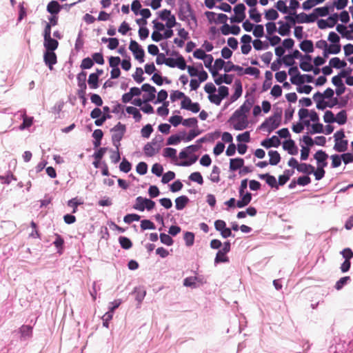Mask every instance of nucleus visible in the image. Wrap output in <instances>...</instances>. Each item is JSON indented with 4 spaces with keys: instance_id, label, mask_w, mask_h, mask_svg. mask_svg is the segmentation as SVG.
Returning a JSON list of instances; mask_svg holds the SVG:
<instances>
[{
    "instance_id": "7c9ffc66",
    "label": "nucleus",
    "mask_w": 353,
    "mask_h": 353,
    "mask_svg": "<svg viewBox=\"0 0 353 353\" xmlns=\"http://www.w3.org/2000/svg\"><path fill=\"white\" fill-rule=\"evenodd\" d=\"M226 252H223L222 250L217 252L216 257L214 259V263L218 264L220 263H228L229 262V258L226 256Z\"/></svg>"
},
{
    "instance_id": "bf43d9fd",
    "label": "nucleus",
    "mask_w": 353,
    "mask_h": 353,
    "mask_svg": "<svg viewBox=\"0 0 353 353\" xmlns=\"http://www.w3.org/2000/svg\"><path fill=\"white\" fill-rule=\"evenodd\" d=\"M174 178L175 173L172 171H168L163 175L161 182L164 184H166L170 181L173 180Z\"/></svg>"
},
{
    "instance_id": "0eeeda50",
    "label": "nucleus",
    "mask_w": 353,
    "mask_h": 353,
    "mask_svg": "<svg viewBox=\"0 0 353 353\" xmlns=\"http://www.w3.org/2000/svg\"><path fill=\"white\" fill-rule=\"evenodd\" d=\"M292 14L294 15V17L288 15L285 17V19L292 24H295L296 23H307V14L305 12H301L300 14H296V12H293Z\"/></svg>"
},
{
    "instance_id": "de8ad7c7",
    "label": "nucleus",
    "mask_w": 353,
    "mask_h": 353,
    "mask_svg": "<svg viewBox=\"0 0 353 353\" xmlns=\"http://www.w3.org/2000/svg\"><path fill=\"white\" fill-rule=\"evenodd\" d=\"M183 239L185 240V245L188 247H190L194 244V234L191 232H186L184 234Z\"/></svg>"
},
{
    "instance_id": "f704fd0d",
    "label": "nucleus",
    "mask_w": 353,
    "mask_h": 353,
    "mask_svg": "<svg viewBox=\"0 0 353 353\" xmlns=\"http://www.w3.org/2000/svg\"><path fill=\"white\" fill-rule=\"evenodd\" d=\"M335 122L339 125H343L347 122V113L346 111L343 110L337 113L335 117Z\"/></svg>"
},
{
    "instance_id": "9d476101",
    "label": "nucleus",
    "mask_w": 353,
    "mask_h": 353,
    "mask_svg": "<svg viewBox=\"0 0 353 353\" xmlns=\"http://www.w3.org/2000/svg\"><path fill=\"white\" fill-rule=\"evenodd\" d=\"M58 41L52 38V37L43 38V46L46 50L54 51L58 48Z\"/></svg>"
},
{
    "instance_id": "58836bf2",
    "label": "nucleus",
    "mask_w": 353,
    "mask_h": 353,
    "mask_svg": "<svg viewBox=\"0 0 353 353\" xmlns=\"http://www.w3.org/2000/svg\"><path fill=\"white\" fill-rule=\"evenodd\" d=\"M143 72L141 68H137L136 72L132 75V77L137 83H141L144 81V77H143Z\"/></svg>"
},
{
    "instance_id": "393cba45",
    "label": "nucleus",
    "mask_w": 353,
    "mask_h": 353,
    "mask_svg": "<svg viewBox=\"0 0 353 353\" xmlns=\"http://www.w3.org/2000/svg\"><path fill=\"white\" fill-rule=\"evenodd\" d=\"M278 23L280 25L279 30H278V32L281 36L288 35L290 32V28H291L290 24L288 23L283 22L282 21H279L278 22Z\"/></svg>"
},
{
    "instance_id": "1a4fd4ad",
    "label": "nucleus",
    "mask_w": 353,
    "mask_h": 353,
    "mask_svg": "<svg viewBox=\"0 0 353 353\" xmlns=\"http://www.w3.org/2000/svg\"><path fill=\"white\" fill-rule=\"evenodd\" d=\"M43 61L49 69H53V65L57 63V55L54 51L46 50L43 54Z\"/></svg>"
},
{
    "instance_id": "a211bd4d",
    "label": "nucleus",
    "mask_w": 353,
    "mask_h": 353,
    "mask_svg": "<svg viewBox=\"0 0 353 353\" xmlns=\"http://www.w3.org/2000/svg\"><path fill=\"white\" fill-rule=\"evenodd\" d=\"M283 149L288 151V153L292 155L297 154V148L295 145L294 141L292 139H289L284 141L283 145Z\"/></svg>"
},
{
    "instance_id": "4be33fe9",
    "label": "nucleus",
    "mask_w": 353,
    "mask_h": 353,
    "mask_svg": "<svg viewBox=\"0 0 353 353\" xmlns=\"http://www.w3.org/2000/svg\"><path fill=\"white\" fill-rule=\"evenodd\" d=\"M300 48L302 51L307 53L312 52L314 51V44L312 41L305 39L299 45Z\"/></svg>"
},
{
    "instance_id": "774afa93",
    "label": "nucleus",
    "mask_w": 353,
    "mask_h": 353,
    "mask_svg": "<svg viewBox=\"0 0 353 353\" xmlns=\"http://www.w3.org/2000/svg\"><path fill=\"white\" fill-rule=\"evenodd\" d=\"M168 102H164L163 105L162 106L159 107L157 110L158 114L161 117L167 116L169 113V110L168 108Z\"/></svg>"
},
{
    "instance_id": "e433bc0d",
    "label": "nucleus",
    "mask_w": 353,
    "mask_h": 353,
    "mask_svg": "<svg viewBox=\"0 0 353 353\" xmlns=\"http://www.w3.org/2000/svg\"><path fill=\"white\" fill-rule=\"evenodd\" d=\"M330 159H332L331 167L332 168L339 167L341 164V161H343L342 155H339L336 154L331 155Z\"/></svg>"
},
{
    "instance_id": "c85d7f7f",
    "label": "nucleus",
    "mask_w": 353,
    "mask_h": 353,
    "mask_svg": "<svg viewBox=\"0 0 353 353\" xmlns=\"http://www.w3.org/2000/svg\"><path fill=\"white\" fill-rule=\"evenodd\" d=\"M126 112L128 114H132L133 116V118L134 119L136 122H139L141 121L142 116L137 108L132 106H128L126 108Z\"/></svg>"
},
{
    "instance_id": "f257e3e1",
    "label": "nucleus",
    "mask_w": 353,
    "mask_h": 353,
    "mask_svg": "<svg viewBox=\"0 0 353 353\" xmlns=\"http://www.w3.org/2000/svg\"><path fill=\"white\" fill-rule=\"evenodd\" d=\"M246 101L240 106L231 116L229 122L236 130H243L248 126L247 113L250 110L251 104H246Z\"/></svg>"
},
{
    "instance_id": "2f4dec72",
    "label": "nucleus",
    "mask_w": 353,
    "mask_h": 353,
    "mask_svg": "<svg viewBox=\"0 0 353 353\" xmlns=\"http://www.w3.org/2000/svg\"><path fill=\"white\" fill-rule=\"evenodd\" d=\"M88 83L91 89H97L99 87V77L92 73L89 75Z\"/></svg>"
},
{
    "instance_id": "473e14b6",
    "label": "nucleus",
    "mask_w": 353,
    "mask_h": 353,
    "mask_svg": "<svg viewBox=\"0 0 353 353\" xmlns=\"http://www.w3.org/2000/svg\"><path fill=\"white\" fill-rule=\"evenodd\" d=\"M279 17V13L273 8L266 10L265 12V18L269 21H274L277 19Z\"/></svg>"
},
{
    "instance_id": "6e6d98bb",
    "label": "nucleus",
    "mask_w": 353,
    "mask_h": 353,
    "mask_svg": "<svg viewBox=\"0 0 353 353\" xmlns=\"http://www.w3.org/2000/svg\"><path fill=\"white\" fill-rule=\"evenodd\" d=\"M351 280L350 277L347 276H344V277H342L335 284V288L337 290H341L343 286L347 284V283L348 281H350Z\"/></svg>"
},
{
    "instance_id": "4c0bfd02",
    "label": "nucleus",
    "mask_w": 353,
    "mask_h": 353,
    "mask_svg": "<svg viewBox=\"0 0 353 353\" xmlns=\"http://www.w3.org/2000/svg\"><path fill=\"white\" fill-rule=\"evenodd\" d=\"M333 9V6L328 7V6H324L321 8H316L314 9V12L316 13L317 17H325L328 15L330 12V9Z\"/></svg>"
},
{
    "instance_id": "423d86ee",
    "label": "nucleus",
    "mask_w": 353,
    "mask_h": 353,
    "mask_svg": "<svg viewBox=\"0 0 353 353\" xmlns=\"http://www.w3.org/2000/svg\"><path fill=\"white\" fill-rule=\"evenodd\" d=\"M141 90L148 92L147 94H143L144 102L148 103L152 101L156 97V88L149 83H144L141 86Z\"/></svg>"
},
{
    "instance_id": "dca6fc26",
    "label": "nucleus",
    "mask_w": 353,
    "mask_h": 353,
    "mask_svg": "<svg viewBox=\"0 0 353 353\" xmlns=\"http://www.w3.org/2000/svg\"><path fill=\"white\" fill-rule=\"evenodd\" d=\"M86 77L87 73L85 72H81L77 74V84L79 88V90H82L85 92V90L87 88L86 85Z\"/></svg>"
},
{
    "instance_id": "9b49d317",
    "label": "nucleus",
    "mask_w": 353,
    "mask_h": 353,
    "mask_svg": "<svg viewBox=\"0 0 353 353\" xmlns=\"http://www.w3.org/2000/svg\"><path fill=\"white\" fill-rule=\"evenodd\" d=\"M280 144V139L275 135L272 136L271 138L264 139L261 143V145L265 148H270L271 147L277 148Z\"/></svg>"
},
{
    "instance_id": "338daca9",
    "label": "nucleus",
    "mask_w": 353,
    "mask_h": 353,
    "mask_svg": "<svg viewBox=\"0 0 353 353\" xmlns=\"http://www.w3.org/2000/svg\"><path fill=\"white\" fill-rule=\"evenodd\" d=\"M175 67L179 68L181 70H185L188 68V65H186L185 59L181 55H179L176 57V63L175 64Z\"/></svg>"
},
{
    "instance_id": "ea45409f",
    "label": "nucleus",
    "mask_w": 353,
    "mask_h": 353,
    "mask_svg": "<svg viewBox=\"0 0 353 353\" xmlns=\"http://www.w3.org/2000/svg\"><path fill=\"white\" fill-rule=\"evenodd\" d=\"M55 236H56V239L53 242V244L58 249V252L59 254H61L62 253L63 243H64V240L61 237V236L59 235V234H56Z\"/></svg>"
},
{
    "instance_id": "13d9d810",
    "label": "nucleus",
    "mask_w": 353,
    "mask_h": 353,
    "mask_svg": "<svg viewBox=\"0 0 353 353\" xmlns=\"http://www.w3.org/2000/svg\"><path fill=\"white\" fill-rule=\"evenodd\" d=\"M163 154L165 157L175 159L176 157V150L172 148H165L163 150Z\"/></svg>"
},
{
    "instance_id": "ddd939ff",
    "label": "nucleus",
    "mask_w": 353,
    "mask_h": 353,
    "mask_svg": "<svg viewBox=\"0 0 353 353\" xmlns=\"http://www.w3.org/2000/svg\"><path fill=\"white\" fill-rule=\"evenodd\" d=\"M312 57L309 54H305L301 60L300 68L302 70L305 72H310L313 70V66L311 63Z\"/></svg>"
},
{
    "instance_id": "f3484780",
    "label": "nucleus",
    "mask_w": 353,
    "mask_h": 353,
    "mask_svg": "<svg viewBox=\"0 0 353 353\" xmlns=\"http://www.w3.org/2000/svg\"><path fill=\"white\" fill-rule=\"evenodd\" d=\"M160 149L155 147L150 142L147 143L143 147V151L145 156L148 157H152L154 156L157 153L159 152Z\"/></svg>"
},
{
    "instance_id": "4468645a",
    "label": "nucleus",
    "mask_w": 353,
    "mask_h": 353,
    "mask_svg": "<svg viewBox=\"0 0 353 353\" xmlns=\"http://www.w3.org/2000/svg\"><path fill=\"white\" fill-rule=\"evenodd\" d=\"M21 340H27L32 336V327L28 325H23L19 328Z\"/></svg>"
},
{
    "instance_id": "bb28decb",
    "label": "nucleus",
    "mask_w": 353,
    "mask_h": 353,
    "mask_svg": "<svg viewBox=\"0 0 353 353\" xmlns=\"http://www.w3.org/2000/svg\"><path fill=\"white\" fill-rule=\"evenodd\" d=\"M347 140H341L335 142L334 150L338 152H345L347 150Z\"/></svg>"
},
{
    "instance_id": "052dcab7",
    "label": "nucleus",
    "mask_w": 353,
    "mask_h": 353,
    "mask_svg": "<svg viewBox=\"0 0 353 353\" xmlns=\"http://www.w3.org/2000/svg\"><path fill=\"white\" fill-rule=\"evenodd\" d=\"M254 48L256 50L267 49L269 46L268 43L264 44L260 39H255L252 42Z\"/></svg>"
},
{
    "instance_id": "4d7b16f0",
    "label": "nucleus",
    "mask_w": 353,
    "mask_h": 353,
    "mask_svg": "<svg viewBox=\"0 0 353 353\" xmlns=\"http://www.w3.org/2000/svg\"><path fill=\"white\" fill-rule=\"evenodd\" d=\"M94 65V61L90 57L84 58L82 61L80 67L83 70L90 69Z\"/></svg>"
},
{
    "instance_id": "f03ea898",
    "label": "nucleus",
    "mask_w": 353,
    "mask_h": 353,
    "mask_svg": "<svg viewBox=\"0 0 353 353\" xmlns=\"http://www.w3.org/2000/svg\"><path fill=\"white\" fill-rule=\"evenodd\" d=\"M282 116V110L279 109L273 115L266 119L260 125V128L267 129V131L270 133L276 130L281 124Z\"/></svg>"
},
{
    "instance_id": "c03bdc74",
    "label": "nucleus",
    "mask_w": 353,
    "mask_h": 353,
    "mask_svg": "<svg viewBox=\"0 0 353 353\" xmlns=\"http://www.w3.org/2000/svg\"><path fill=\"white\" fill-rule=\"evenodd\" d=\"M119 169L121 172L128 173L132 169V165L125 158H123L120 163Z\"/></svg>"
},
{
    "instance_id": "5701e85b",
    "label": "nucleus",
    "mask_w": 353,
    "mask_h": 353,
    "mask_svg": "<svg viewBox=\"0 0 353 353\" xmlns=\"http://www.w3.org/2000/svg\"><path fill=\"white\" fill-rule=\"evenodd\" d=\"M245 10L246 8L243 3H239L234 6V12L236 16L239 17V21H243L245 18Z\"/></svg>"
},
{
    "instance_id": "c9c22d12",
    "label": "nucleus",
    "mask_w": 353,
    "mask_h": 353,
    "mask_svg": "<svg viewBox=\"0 0 353 353\" xmlns=\"http://www.w3.org/2000/svg\"><path fill=\"white\" fill-rule=\"evenodd\" d=\"M201 133V130H200L198 127L196 129H192L190 130L185 138H184V141L189 142L194 139L196 137L199 135Z\"/></svg>"
},
{
    "instance_id": "e2e57ef3",
    "label": "nucleus",
    "mask_w": 353,
    "mask_h": 353,
    "mask_svg": "<svg viewBox=\"0 0 353 353\" xmlns=\"http://www.w3.org/2000/svg\"><path fill=\"white\" fill-rule=\"evenodd\" d=\"M136 170L137 173L141 175H143L148 172V165L145 162H140L137 164L136 167Z\"/></svg>"
},
{
    "instance_id": "6e6552de",
    "label": "nucleus",
    "mask_w": 353,
    "mask_h": 353,
    "mask_svg": "<svg viewBox=\"0 0 353 353\" xmlns=\"http://www.w3.org/2000/svg\"><path fill=\"white\" fill-rule=\"evenodd\" d=\"M328 154L323 150H319L314 154V159L316 161L317 167L325 168L327 165V159Z\"/></svg>"
},
{
    "instance_id": "412c9836",
    "label": "nucleus",
    "mask_w": 353,
    "mask_h": 353,
    "mask_svg": "<svg viewBox=\"0 0 353 353\" xmlns=\"http://www.w3.org/2000/svg\"><path fill=\"white\" fill-rule=\"evenodd\" d=\"M244 165V160L241 158L231 159L230 161V170L236 171L241 168Z\"/></svg>"
},
{
    "instance_id": "79ce46f5",
    "label": "nucleus",
    "mask_w": 353,
    "mask_h": 353,
    "mask_svg": "<svg viewBox=\"0 0 353 353\" xmlns=\"http://www.w3.org/2000/svg\"><path fill=\"white\" fill-rule=\"evenodd\" d=\"M123 135L124 134L122 132H114V134L112 135V143L117 150L119 149L120 141L122 139Z\"/></svg>"
},
{
    "instance_id": "aec40b11",
    "label": "nucleus",
    "mask_w": 353,
    "mask_h": 353,
    "mask_svg": "<svg viewBox=\"0 0 353 353\" xmlns=\"http://www.w3.org/2000/svg\"><path fill=\"white\" fill-rule=\"evenodd\" d=\"M189 199L186 196H180L175 199V208L178 210H182L185 208L189 202Z\"/></svg>"
},
{
    "instance_id": "a18cd8bd",
    "label": "nucleus",
    "mask_w": 353,
    "mask_h": 353,
    "mask_svg": "<svg viewBox=\"0 0 353 353\" xmlns=\"http://www.w3.org/2000/svg\"><path fill=\"white\" fill-rule=\"evenodd\" d=\"M219 173V168L216 165H214L210 174V180L214 183H218L220 181Z\"/></svg>"
},
{
    "instance_id": "7ed1b4c3",
    "label": "nucleus",
    "mask_w": 353,
    "mask_h": 353,
    "mask_svg": "<svg viewBox=\"0 0 353 353\" xmlns=\"http://www.w3.org/2000/svg\"><path fill=\"white\" fill-rule=\"evenodd\" d=\"M179 17L181 20L183 21L187 20L189 17H190L194 21V23L196 26V18L195 15L193 14L191 6L188 2L182 1V2L180 3Z\"/></svg>"
},
{
    "instance_id": "39448f33",
    "label": "nucleus",
    "mask_w": 353,
    "mask_h": 353,
    "mask_svg": "<svg viewBox=\"0 0 353 353\" xmlns=\"http://www.w3.org/2000/svg\"><path fill=\"white\" fill-rule=\"evenodd\" d=\"M129 49L133 53L134 58L140 63H143L144 61L145 52L136 41H130Z\"/></svg>"
},
{
    "instance_id": "20e7f679",
    "label": "nucleus",
    "mask_w": 353,
    "mask_h": 353,
    "mask_svg": "<svg viewBox=\"0 0 353 353\" xmlns=\"http://www.w3.org/2000/svg\"><path fill=\"white\" fill-rule=\"evenodd\" d=\"M155 206V202L151 199L143 198L141 196L137 197L135 203L133 206L134 209L143 212L145 209L148 211L152 210Z\"/></svg>"
},
{
    "instance_id": "680f3d73",
    "label": "nucleus",
    "mask_w": 353,
    "mask_h": 353,
    "mask_svg": "<svg viewBox=\"0 0 353 353\" xmlns=\"http://www.w3.org/2000/svg\"><path fill=\"white\" fill-rule=\"evenodd\" d=\"M197 119L195 117L183 119L182 124L186 127H196L197 128Z\"/></svg>"
},
{
    "instance_id": "a878e982",
    "label": "nucleus",
    "mask_w": 353,
    "mask_h": 353,
    "mask_svg": "<svg viewBox=\"0 0 353 353\" xmlns=\"http://www.w3.org/2000/svg\"><path fill=\"white\" fill-rule=\"evenodd\" d=\"M330 65L334 68L341 69L345 68L347 63L345 61L341 60L339 57H334L330 60Z\"/></svg>"
},
{
    "instance_id": "37998d69",
    "label": "nucleus",
    "mask_w": 353,
    "mask_h": 353,
    "mask_svg": "<svg viewBox=\"0 0 353 353\" xmlns=\"http://www.w3.org/2000/svg\"><path fill=\"white\" fill-rule=\"evenodd\" d=\"M141 228L142 230H154L156 226L150 220L143 219L141 221Z\"/></svg>"
},
{
    "instance_id": "cd10ccee",
    "label": "nucleus",
    "mask_w": 353,
    "mask_h": 353,
    "mask_svg": "<svg viewBox=\"0 0 353 353\" xmlns=\"http://www.w3.org/2000/svg\"><path fill=\"white\" fill-rule=\"evenodd\" d=\"M297 171L306 174H311L314 172V166L310 164L302 163H300L299 168H297Z\"/></svg>"
},
{
    "instance_id": "69168bd1",
    "label": "nucleus",
    "mask_w": 353,
    "mask_h": 353,
    "mask_svg": "<svg viewBox=\"0 0 353 353\" xmlns=\"http://www.w3.org/2000/svg\"><path fill=\"white\" fill-rule=\"evenodd\" d=\"M323 119H324V121L327 123H334L336 121L334 114L330 110H327L325 112Z\"/></svg>"
},
{
    "instance_id": "3c124183",
    "label": "nucleus",
    "mask_w": 353,
    "mask_h": 353,
    "mask_svg": "<svg viewBox=\"0 0 353 353\" xmlns=\"http://www.w3.org/2000/svg\"><path fill=\"white\" fill-rule=\"evenodd\" d=\"M182 138L179 134H172L168 139L167 145H177L182 140Z\"/></svg>"
},
{
    "instance_id": "c756f323",
    "label": "nucleus",
    "mask_w": 353,
    "mask_h": 353,
    "mask_svg": "<svg viewBox=\"0 0 353 353\" xmlns=\"http://www.w3.org/2000/svg\"><path fill=\"white\" fill-rule=\"evenodd\" d=\"M133 293L135 294V299L139 302V303H141L143 301L146 294L145 290L141 287L135 288Z\"/></svg>"
},
{
    "instance_id": "72a5a7b5",
    "label": "nucleus",
    "mask_w": 353,
    "mask_h": 353,
    "mask_svg": "<svg viewBox=\"0 0 353 353\" xmlns=\"http://www.w3.org/2000/svg\"><path fill=\"white\" fill-rule=\"evenodd\" d=\"M119 242L120 243L121 247L125 250H128L131 248L132 246V241L130 240V239L125 236H119Z\"/></svg>"
},
{
    "instance_id": "f8f14e48",
    "label": "nucleus",
    "mask_w": 353,
    "mask_h": 353,
    "mask_svg": "<svg viewBox=\"0 0 353 353\" xmlns=\"http://www.w3.org/2000/svg\"><path fill=\"white\" fill-rule=\"evenodd\" d=\"M62 9L61 5L55 0H52L47 5L46 10L51 15H58L61 10Z\"/></svg>"
},
{
    "instance_id": "49530a36",
    "label": "nucleus",
    "mask_w": 353,
    "mask_h": 353,
    "mask_svg": "<svg viewBox=\"0 0 353 353\" xmlns=\"http://www.w3.org/2000/svg\"><path fill=\"white\" fill-rule=\"evenodd\" d=\"M250 17L256 23H259L261 21V15L257 11L256 8H251L249 11Z\"/></svg>"
},
{
    "instance_id": "a19ab883",
    "label": "nucleus",
    "mask_w": 353,
    "mask_h": 353,
    "mask_svg": "<svg viewBox=\"0 0 353 353\" xmlns=\"http://www.w3.org/2000/svg\"><path fill=\"white\" fill-rule=\"evenodd\" d=\"M189 179L192 181L196 182L197 183L202 185L203 183V179L201 174L199 172H192L189 176Z\"/></svg>"
},
{
    "instance_id": "603ef678",
    "label": "nucleus",
    "mask_w": 353,
    "mask_h": 353,
    "mask_svg": "<svg viewBox=\"0 0 353 353\" xmlns=\"http://www.w3.org/2000/svg\"><path fill=\"white\" fill-rule=\"evenodd\" d=\"M141 219V216L137 214H128L123 218V221L125 223L130 224L133 221H138Z\"/></svg>"
},
{
    "instance_id": "2eb2a0df",
    "label": "nucleus",
    "mask_w": 353,
    "mask_h": 353,
    "mask_svg": "<svg viewBox=\"0 0 353 353\" xmlns=\"http://www.w3.org/2000/svg\"><path fill=\"white\" fill-rule=\"evenodd\" d=\"M234 87V92L230 97L231 103L236 101L241 96L243 92L242 84L240 80L235 81Z\"/></svg>"
},
{
    "instance_id": "5fc2aeb1",
    "label": "nucleus",
    "mask_w": 353,
    "mask_h": 353,
    "mask_svg": "<svg viewBox=\"0 0 353 353\" xmlns=\"http://www.w3.org/2000/svg\"><path fill=\"white\" fill-rule=\"evenodd\" d=\"M253 34L257 38H261L264 35V28L263 25H256L253 28Z\"/></svg>"
},
{
    "instance_id": "8fccbe9b",
    "label": "nucleus",
    "mask_w": 353,
    "mask_h": 353,
    "mask_svg": "<svg viewBox=\"0 0 353 353\" xmlns=\"http://www.w3.org/2000/svg\"><path fill=\"white\" fill-rule=\"evenodd\" d=\"M161 242L166 245L170 246L173 244L174 241L170 235L165 233H161L159 235Z\"/></svg>"
},
{
    "instance_id": "864d4df0",
    "label": "nucleus",
    "mask_w": 353,
    "mask_h": 353,
    "mask_svg": "<svg viewBox=\"0 0 353 353\" xmlns=\"http://www.w3.org/2000/svg\"><path fill=\"white\" fill-rule=\"evenodd\" d=\"M152 132V126L150 124H147L141 129V134L143 137L149 138Z\"/></svg>"
},
{
    "instance_id": "6ab92c4d",
    "label": "nucleus",
    "mask_w": 353,
    "mask_h": 353,
    "mask_svg": "<svg viewBox=\"0 0 353 353\" xmlns=\"http://www.w3.org/2000/svg\"><path fill=\"white\" fill-rule=\"evenodd\" d=\"M20 117L23 118V123L19 126L20 130H24L30 127L32 124L33 118L26 116V111H20Z\"/></svg>"
},
{
    "instance_id": "b1692460",
    "label": "nucleus",
    "mask_w": 353,
    "mask_h": 353,
    "mask_svg": "<svg viewBox=\"0 0 353 353\" xmlns=\"http://www.w3.org/2000/svg\"><path fill=\"white\" fill-rule=\"evenodd\" d=\"M270 156L269 163L272 165H277L281 161L280 154L276 150H270L268 152Z\"/></svg>"
},
{
    "instance_id": "0e129e2a",
    "label": "nucleus",
    "mask_w": 353,
    "mask_h": 353,
    "mask_svg": "<svg viewBox=\"0 0 353 353\" xmlns=\"http://www.w3.org/2000/svg\"><path fill=\"white\" fill-rule=\"evenodd\" d=\"M163 142V137L162 135L158 134L155 136L152 141L150 142L152 144H153L155 147L158 148L161 150L162 148V143Z\"/></svg>"
},
{
    "instance_id": "09e8293b",
    "label": "nucleus",
    "mask_w": 353,
    "mask_h": 353,
    "mask_svg": "<svg viewBox=\"0 0 353 353\" xmlns=\"http://www.w3.org/2000/svg\"><path fill=\"white\" fill-rule=\"evenodd\" d=\"M276 8L283 14H287L289 12L288 8L286 3L283 0H279L275 5Z\"/></svg>"
}]
</instances>
